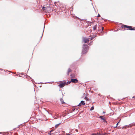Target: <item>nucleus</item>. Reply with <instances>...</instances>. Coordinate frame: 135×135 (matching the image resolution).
<instances>
[{
  "label": "nucleus",
  "instance_id": "f257e3e1",
  "mask_svg": "<svg viewBox=\"0 0 135 135\" xmlns=\"http://www.w3.org/2000/svg\"><path fill=\"white\" fill-rule=\"evenodd\" d=\"M88 47L87 45L85 44H84L82 51V54H84L86 53L88 51Z\"/></svg>",
  "mask_w": 135,
  "mask_h": 135
},
{
  "label": "nucleus",
  "instance_id": "f03ea898",
  "mask_svg": "<svg viewBox=\"0 0 135 135\" xmlns=\"http://www.w3.org/2000/svg\"><path fill=\"white\" fill-rule=\"evenodd\" d=\"M122 28H128L130 30H134V29L132 28V27L131 26H128L126 25H124L122 26Z\"/></svg>",
  "mask_w": 135,
  "mask_h": 135
},
{
  "label": "nucleus",
  "instance_id": "7ed1b4c3",
  "mask_svg": "<svg viewBox=\"0 0 135 135\" xmlns=\"http://www.w3.org/2000/svg\"><path fill=\"white\" fill-rule=\"evenodd\" d=\"M78 81V80L77 79H71L69 82H72L75 83H77Z\"/></svg>",
  "mask_w": 135,
  "mask_h": 135
},
{
  "label": "nucleus",
  "instance_id": "20e7f679",
  "mask_svg": "<svg viewBox=\"0 0 135 135\" xmlns=\"http://www.w3.org/2000/svg\"><path fill=\"white\" fill-rule=\"evenodd\" d=\"M83 41L85 43H86L88 42L89 41V38L84 37L83 38Z\"/></svg>",
  "mask_w": 135,
  "mask_h": 135
},
{
  "label": "nucleus",
  "instance_id": "39448f33",
  "mask_svg": "<svg viewBox=\"0 0 135 135\" xmlns=\"http://www.w3.org/2000/svg\"><path fill=\"white\" fill-rule=\"evenodd\" d=\"M66 84V83L65 82L62 83H60L59 85V86L61 88H62L64 87Z\"/></svg>",
  "mask_w": 135,
  "mask_h": 135
},
{
  "label": "nucleus",
  "instance_id": "423d86ee",
  "mask_svg": "<svg viewBox=\"0 0 135 135\" xmlns=\"http://www.w3.org/2000/svg\"><path fill=\"white\" fill-rule=\"evenodd\" d=\"M85 104V103L83 101H81L80 103L78 105V106H80L82 105H84Z\"/></svg>",
  "mask_w": 135,
  "mask_h": 135
},
{
  "label": "nucleus",
  "instance_id": "0eeeda50",
  "mask_svg": "<svg viewBox=\"0 0 135 135\" xmlns=\"http://www.w3.org/2000/svg\"><path fill=\"white\" fill-rule=\"evenodd\" d=\"M100 118L103 120L104 121H105V118H103V117L102 116H100L99 117Z\"/></svg>",
  "mask_w": 135,
  "mask_h": 135
},
{
  "label": "nucleus",
  "instance_id": "6e6552de",
  "mask_svg": "<svg viewBox=\"0 0 135 135\" xmlns=\"http://www.w3.org/2000/svg\"><path fill=\"white\" fill-rule=\"evenodd\" d=\"M60 100L62 104H63L65 103V102H64L63 99L61 98L60 99Z\"/></svg>",
  "mask_w": 135,
  "mask_h": 135
},
{
  "label": "nucleus",
  "instance_id": "1a4fd4ad",
  "mask_svg": "<svg viewBox=\"0 0 135 135\" xmlns=\"http://www.w3.org/2000/svg\"><path fill=\"white\" fill-rule=\"evenodd\" d=\"M96 28H97V25H96L94 26V27H93V30H95L96 29Z\"/></svg>",
  "mask_w": 135,
  "mask_h": 135
},
{
  "label": "nucleus",
  "instance_id": "9d476101",
  "mask_svg": "<svg viewBox=\"0 0 135 135\" xmlns=\"http://www.w3.org/2000/svg\"><path fill=\"white\" fill-rule=\"evenodd\" d=\"M71 71V70L70 69H69L68 70V72L67 74L68 75H69V73Z\"/></svg>",
  "mask_w": 135,
  "mask_h": 135
},
{
  "label": "nucleus",
  "instance_id": "9b49d317",
  "mask_svg": "<svg viewBox=\"0 0 135 135\" xmlns=\"http://www.w3.org/2000/svg\"><path fill=\"white\" fill-rule=\"evenodd\" d=\"M101 135L100 133H97V134H92V135Z\"/></svg>",
  "mask_w": 135,
  "mask_h": 135
},
{
  "label": "nucleus",
  "instance_id": "f8f14e48",
  "mask_svg": "<svg viewBox=\"0 0 135 135\" xmlns=\"http://www.w3.org/2000/svg\"><path fill=\"white\" fill-rule=\"evenodd\" d=\"M94 109V107L93 106H92L91 108V109H90V110H93Z\"/></svg>",
  "mask_w": 135,
  "mask_h": 135
},
{
  "label": "nucleus",
  "instance_id": "ddd939ff",
  "mask_svg": "<svg viewBox=\"0 0 135 135\" xmlns=\"http://www.w3.org/2000/svg\"><path fill=\"white\" fill-rule=\"evenodd\" d=\"M48 8V7H43V9H44V10H45V9H47V8Z\"/></svg>",
  "mask_w": 135,
  "mask_h": 135
},
{
  "label": "nucleus",
  "instance_id": "4468645a",
  "mask_svg": "<svg viewBox=\"0 0 135 135\" xmlns=\"http://www.w3.org/2000/svg\"><path fill=\"white\" fill-rule=\"evenodd\" d=\"M60 124V123L59 124H57L56 125V128Z\"/></svg>",
  "mask_w": 135,
  "mask_h": 135
},
{
  "label": "nucleus",
  "instance_id": "2eb2a0df",
  "mask_svg": "<svg viewBox=\"0 0 135 135\" xmlns=\"http://www.w3.org/2000/svg\"><path fill=\"white\" fill-rule=\"evenodd\" d=\"M102 31H103V30L104 29V28L103 27H102Z\"/></svg>",
  "mask_w": 135,
  "mask_h": 135
},
{
  "label": "nucleus",
  "instance_id": "dca6fc26",
  "mask_svg": "<svg viewBox=\"0 0 135 135\" xmlns=\"http://www.w3.org/2000/svg\"><path fill=\"white\" fill-rule=\"evenodd\" d=\"M66 135H70V134L66 133Z\"/></svg>",
  "mask_w": 135,
  "mask_h": 135
},
{
  "label": "nucleus",
  "instance_id": "f3484780",
  "mask_svg": "<svg viewBox=\"0 0 135 135\" xmlns=\"http://www.w3.org/2000/svg\"><path fill=\"white\" fill-rule=\"evenodd\" d=\"M57 3V2H55L54 4L56 5Z\"/></svg>",
  "mask_w": 135,
  "mask_h": 135
},
{
  "label": "nucleus",
  "instance_id": "a211bd4d",
  "mask_svg": "<svg viewBox=\"0 0 135 135\" xmlns=\"http://www.w3.org/2000/svg\"><path fill=\"white\" fill-rule=\"evenodd\" d=\"M100 15H99V14H98V17H100Z\"/></svg>",
  "mask_w": 135,
  "mask_h": 135
},
{
  "label": "nucleus",
  "instance_id": "6ab92c4d",
  "mask_svg": "<svg viewBox=\"0 0 135 135\" xmlns=\"http://www.w3.org/2000/svg\"><path fill=\"white\" fill-rule=\"evenodd\" d=\"M94 37H92L91 38V40Z\"/></svg>",
  "mask_w": 135,
  "mask_h": 135
},
{
  "label": "nucleus",
  "instance_id": "aec40b11",
  "mask_svg": "<svg viewBox=\"0 0 135 135\" xmlns=\"http://www.w3.org/2000/svg\"><path fill=\"white\" fill-rule=\"evenodd\" d=\"M118 123H119V122L118 123H117V126L118 125Z\"/></svg>",
  "mask_w": 135,
  "mask_h": 135
},
{
  "label": "nucleus",
  "instance_id": "412c9836",
  "mask_svg": "<svg viewBox=\"0 0 135 135\" xmlns=\"http://www.w3.org/2000/svg\"><path fill=\"white\" fill-rule=\"evenodd\" d=\"M75 110V109H74V110H73V111H74Z\"/></svg>",
  "mask_w": 135,
  "mask_h": 135
},
{
  "label": "nucleus",
  "instance_id": "4be33fe9",
  "mask_svg": "<svg viewBox=\"0 0 135 135\" xmlns=\"http://www.w3.org/2000/svg\"><path fill=\"white\" fill-rule=\"evenodd\" d=\"M75 130L76 131H78V130L77 129H76Z\"/></svg>",
  "mask_w": 135,
  "mask_h": 135
},
{
  "label": "nucleus",
  "instance_id": "5701e85b",
  "mask_svg": "<svg viewBox=\"0 0 135 135\" xmlns=\"http://www.w3.org/2000/svg\"><path fill=\"white\" fill-rule=\"evenodd\" d=\"M103 113H105V112H103Z\"/></svg>",
  "mask_w": 135,
  "mask_h": 135
},
{
  "label": "nucleus",
  "instance_id": "b1692460",
  "mask_svg": "<svg viewBox=\"0 0 135 135\" xmlns=\"http://www.w3.org/2000/svg\"><path fill=\"white\" fill-rule=\"evenodd\" d=\"M52 131V130H51V131H50V132H51Z\"/></svg>",
  "mask_w": 135,
  "mask_h": 135
}]
</instances>
